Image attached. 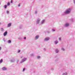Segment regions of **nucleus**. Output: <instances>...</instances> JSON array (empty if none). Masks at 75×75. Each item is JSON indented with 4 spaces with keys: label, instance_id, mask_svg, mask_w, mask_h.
Wrapping results in <instances>:
<instances>
[{
    "label": "nucleus",
    "instance_id": "obj_14",
    "mask_svg": "<svg viewBox=\"0 0 75 75\" xmlns=\"http://www.w3.org/2000/svg\"><path fill=\"white\" fill-rule=\"evenodd\" d=\"M4 7L5 8H7V5H5L4 6Z\"/></svg>",
    "mask_w": 75,
    "mask_h": 75
},
{
    "label": "nucleus",
    "instance_id": "obj_15",
    "mask_svg": "<svg viewBox=\"0 0 75 75\" xmlns=\"http://www.w3.org/2000/svg\"><path fill=\"white\" fill-rule=\"evenodd\" d=\"M56 53H58V50H56Z\"/></svg>",
    "mask_w": 75,
    "mask_h": 75
},
{
    "label": "nucleus",
    "instance_id": "obj_27",
    "mask_svg": "<svg viewBox=\"0 0 75 75\" xmlns=\"http://www.w3.org/2000/svg\"><path fill=\"white\" fill-rule=\"evenodd\" d=\"M59 40H61V38H59Z\"/></svg>",
    "mask_w": 75,
    "mask_h": 75
},
{
    "label": "nucleus",
    "instance_id": "obj_1",
    "mask_svg": "<svg viewBox=\"0 0 75 75\" xmlns=\"http://www.w3.org/2000/svg\"><path fill=\"white\" fill-rule=\"evenodd\" d=\"M71 11V8H69L68 10L65 11V14H69L70 13Z\"/></svg>",
    "mask_w": 75,
    "mask_h": 75
},
{
    "label": "nucleus",
    "instance_id": "obj_19",
    "mask_svg": "<svg viewBox=\"0 0 75 75\" xmlns=\"http://www.w3.org/2000/svg\"><path fill=\"white\" fill-rule=\"evenodd\" d=\"M37 58L39 59V58H40V56H38Z\"/></svg>",
    "mask_w": 75,
    "mask_h": 75
},
{
    "label": "nucleus",
    "instance_id": "obj_29",
    "mask_svg": "<svg viewBox=\"0 0 75 75\" xmlns=\"http://www.w3.org/2000/svg\"><path fill=\"white\" fill-rule=\"evenodd\" d=\"M1 47H0V50H1Z\"/></svg>",
    "mask_w": 75,
    "mask_h": 75
},
{
    "label": "nucleus",
    "instance_id": "obj_24",
    "mask_svg": "<svg viewBox=\"0 0 75 75\" xmlns=\"http://www.w3.org/2000/svg\"><path fill=\"white\" fill-rule=\"evenodd\" d=\"M18 52H20V50H19L18 51Z\"/></svg>",
    "mask_w": 75,
    "mask_h": 75
},
{
    "label": "nucleus",
    "instance_id": "obj_22",
    "mask_svg": "<svg viewBox=\"0 0 75 75\" xmlns=\"http://www.w3.org/2000/svg\"><path fill=\"white\" fill-rule=\"evenodd\" d=\"M18 7H20V4H19L18 5Z\"/></svg>",
    "mask_w": 75,
    "mask_h": 75
},
{
    "label": "nucleus",
    "instance_id": "obj_18",
    "mask_svg": "<svg viewBox=\"0 0 75 75\" xmlns=\"http://www.w3.org/2000/svg\"><path fill=\"white\" fill-rule=\"evenodd\" d=\"M44 21H44V20H43L42 21V23H44Z\"/></svg>",
    "mask_w": 75,
    "mask_h": 75
},
{
    "label": "nucleus",
    "instance_id": "obj_16",
    "mask_svg": "<svg viewBox=\"0 0 75 75\" xmlns=\"http://www.w3.org/2000/svg\"><path fill=\"white\" fill-rule=\"evenodd\" d=\"M7 5H8V6H10V3H7Z\"/></svg>",
    "mask_w": 75,
    "mask_h": 75
},
{
    "label": "nucleus",
    "instance_id": "obj_7",
    "mask_svg": "<svg viewBox=\"0 0 75 75\" xmlns=\"http://www.w3.org/2000/svg\"><path fill=\"white\" fill-rule=\"evenodd\" d=\"M2 69L4 71H6V70L7 69L6 67H3L2 68Z\"/></svg>",
    "mask_w": 75,
    "mask_h": 75
},
{
    "label": "nucleus",
    "instance_id": "obj_23",
    "mask_svg": "<svg viewBox=\"0 0 75 75\" xmlns=\"http://www.w3.org/2000/svg\"><path fill=\"white\" fill-rule=\"evenodd\" d=\"M6 12H7V13H9V12L8 11H7Z\"/></svg>",
    "mask_w": 75,
    "mask_h": 75
},
{
    "label": "nucleus",
    "instance_id": "obj_4",
    "mask_svg": "<svg viewBox=\"0 0 75 75\" xmlns=\"http://www.w3.org/2000/svg\"><path fill=\"white\" fill-rule=\"evenodd\" d=\"M39 38V36L37 35L35 37V40H37V39H38V38Z\"/></svg>",
    "mask_w": 75,
    "mask_h": 75
},
{
    "label": "nucleus",
    "instance_id": "obj_6",
    "mask_svg": "<svg viewBox=\"0 0 75 75\" xmlns=\"http://www.w3.org/2000/svg\"><path fill=\"white\" fill-rule=\"evenodd\" d=\"M26 59H27L26 58H24V59H22V62H24V61H26Z\"/></svg>",
    "mask_w": 75,
    "mask_h": 75
},
{
    "label": "nucleus",
    "instance_id": "obj_28",
    "mask_svg": "<svg viewBox=\"0 0 75 75\" xmlns=\"http://www.w3.org/2000/svg\"><path fill=\"white\" fill-rule=\"evenodd\" d=\"M26 38L25 37L24 38V39H25Z\"/></svg>",
    "mask_w": 75,
    "mask_h": 75
},
{
    "label": "nucleus",
    "instance_id": "obj_32",
    "mask_svg": "<svg viewBox=\"0 0 75 75\" xmlns=\"http://www.w3.org/2000/svg\"><path fill=\"white\" fill-rule=\"evenodd\" d=\"M0 24H1V23H0Z\"/></svg>",
    "mask_w": 75,
    "mask_h": 75
},
{
    "label": "nucleus",
    "instance_id": "obj_3",
    "mask_svg": "<svg viewBox=\"0 0 75 75\" xmlns=\"http://www.w3.org/2000/svg\"><path fill=\"white\" fill-rule=\"evenodd\" d=\"M7 31H6L4 33V36H6V35H7Z\"/></svg>",
    "mask_w": 75,
    "mask_h": 75
},
{
    "label": "nucleus",
    "instance_id": "obj_25",
    "mask_svg": "<svg viewBox=\"0 0 75 75\" xmlns=\"http://www.w3.org/2000/svg\"><path fill=\"white\" fill-rule=\"evenodd\" d=\"M11 3H13V1H11Z\"/></svg>",
    "mask_w": 75,
    "mask_h": 75
},
{
    "label": "nucleus",
    "instance_id": "obj_9",
    "mask_svg": "<svg viewBox=\"0 0 75 75\" xmlns=\"http://www.w3.org/2000/svg\"><path fill=\"white\" fill-rule=\"evenodd\" d=\"M63 75H67V73H65L63 74Z\"/></svg>",
    "mask_w": 75,
    "mask_h": 75
},
{
    "label": "nucleus",
    "instance_id": "obj_5",
    "mask_svg": "<svg viewBox=\"0 0 75 75\" xmlns=\"http://www.w3.org/2000/svg\"><path fill=\"white\" fill-rule=\"evenodd\" d=\"M49 38H47L45 39V41H48V40H49Z\"/></svg>",
    "mask_w": 75,
    "mask_h": 75
},
{
    "label": "nucleus",
    "instance_id": "obj_17",
    "mask_svg": "<svg viewBox=\"0 0 75 75\" xmlns=\"http://www.w3.org/2000/svg\"><path fill=\"white\" fill-rule=\"evenodd\" d=\"M55 43L56 44H57V43H58V41H55Z\"/></svg>",
    "mask_w": 75,
    "mask_h": 75
},
{
    "label": "nucleus",
    "instance_id": "obj_13",
    "mask_svg": "<svg viewBox=\"0 0 75 75\" xmlns=\"http://www.w3.org/2000/svg\"><path fill=\"white\" fill-rule=\"evenodd\" d=\"M1 31H4L3 28H1Z\"/></svg>",
    "mask_w": 75,
    "mask_h": 75
},
{
    "label": "nucleus",
    "instance_id": "obj_26",
    "mask_svg": "<svg viewBox=\"0 0 75 75\" xmlns=\"http://www.w3.org/2000/svg\"><path fill=\"white\" fill-rule=\"evenodd\" d=\"M74 3L75 4V0H74Z\"/></svg>",
    "mask_w": 75,
    "mask_h": 75
},
{
    "label": "nucleus",
    "instance_id": "obj_12",
    "mask_svg": "<svg viewBox=\"0 0 75 75\" xmlns=\"http://www.w3.org/2000/svg\"><path fill=\"white\" fill-rule=\"evenodd\" d=\"M3 62V59H1L0 61V63H1Z\"/></svg>",
    "mask_w": 75,
    "mask_h": 75
},
{
    "label": "nucleus",
    "instance_id": "obj_8",
    "mask_svg": "<svg viewBox=\"0 0 75 75\" xmlns=\"http://www.w3.org/2000/svg\"><path fill=\"white\" fill-rule=\"evenodd\" d=\"M11 25V23H9L8 25V27H10Z\"/></svg>",
    "mask_w": 75,
    "mask_h": 75
},
{
    "label": "nucleus",
    "instance_id": "obj_21",
    "mask_svg": "<svg viewBox=\"0 0 75 75\" xmlns=\"http://www.w3.org/2000/svg\"><path fill=\"white\" fill-rule=\"evenodd\" d=\"M25 71V69H23V71Z\"/></svg>",
    "mask_w": 75,
    "mask_h": 75
},
{
    "label": "nucleus",
    "instance_id": "obj_11",
    "mask_svg": "<svg viewBox=\"0 0 75 75\" xmlns=\"http://www.w3.org/2000/svg\"><path fill=\"white\" fill-rule=\"evenodd\" d=\"M40 21V20L39 19H38L37 20V23H39V21Z\"/></svg>",
    "mask_w": 75,
    "mask_h": 75
},
{
    "label": "nucleus",
    "instance_id": "obj_2",
    "mask_svg": "<svg viewBox=\"0 0 75 75\" xmlns=\"http://www.w3.org/2000/svg\"><path fill=\"white\" fill-rule=\"evenodd\" d=\"M69 23H66L65 25V27H68L69 26Z\"/></svg>",
    "mask_w": 75,
    "mask_h": 75
},
{
    "label": "nucleus",
    "instance_id": "obj_30",
    "mask_svg": "<svg viewBox=\"0 0 75 75\" xmlns=\"http://www.w3.org/2000/svg\"><path fill=\"white\" fill-rule=\"evenodd\" d=\"M53 31H55V30H53Z\"/></svg>",
    "mask_w": 75,
    "mask_h": 75
},
{
    "label": "nucleus",
    "instance_id": "obj_31",
    "mask_svg": "<svg viewBox=\"0 0 75 75\" xmlns=\"http://www.w3.org/2000/svg\"><path fill=\"white\" fill-rule=\"evenodd\" d=\"M36 13H37V12H36Z\"/></svg>",
    "mask_w": 75,
    "mask_h": 75
},
{
    "label": "nucleus",
    "instance_id": "obj_20",
    "mask_svg": "<svg viewBox=\"0 0 75 75\" xmlns=\"http://www.w3.org/2000/svg\"><path fill=\"white\" fill-rule=\"evenodd\" d=\"M62 50H63V51H64V48H62Z\"/></svg>",
    "mask_w": 75,
    "mask_h": 75
},
{
    "label": "nucleus",
    "instance_id": "obj_10",
    "mask_svg": "<svg viewBox=\"0 0 75 75\" xmlns=\"http://www.w3.org/2000/svg\"><path fill=\"white\" fill-rule=\"evenodd\" d=\"M8 43H11V40H9L8 41Z\"/></svg>",
    "mask_w": 75,
    "mask_h": 75
}]
</instances>
